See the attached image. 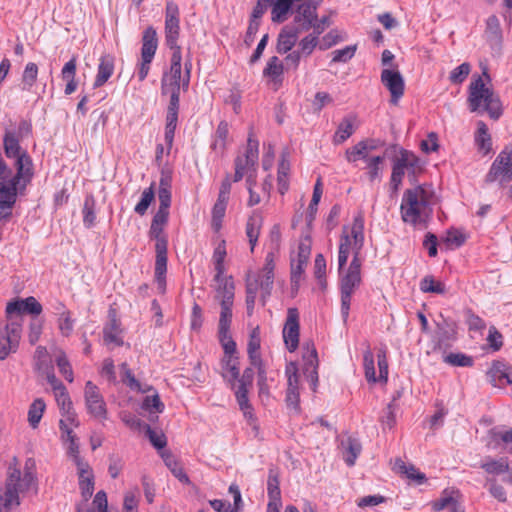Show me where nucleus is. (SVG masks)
I'll return each instance as SVG.
<instances>
[{"mask_svg": "<svg viewBox=\"0 0 512 512\" xmlns=\"http://www.w3.org/2000/svg\"><path fill=\"white\" fill-rule=\"evenodd\" d=\"M229 127L226 121H221L215 131L212 149L217 153H223L228 139Z\"/></svg>", "mask_w": 512, "mask_h": 512, "instance_id": "58836bf2", "label": "nucleus"}, {"mask_svg": "<svg viewBox=\"0 0 512 512\" xmlns=\"http://www.w3.org/2000/svg\"><path fill=\"white\" fill-rule=\"evenodd\" d=\"M267 492L270 498V502H280L281 492L279 488V479L278 475L274 473L273 470L269 471Z\"/></svg>", "mask_w": 512, "mask_h": 512, "instance_id": "bf43d9fd", "label": "nucleus"}, {"mask_svg": "<svg viewBox=\"0 0 512 512\" xmlns=\"http://www.w3.org/2000/svg\"><path fill=\"white\" fill-rule=\"evenodd\" d=\"M121 329H120V323L116 319L115 316H113L109 323H107L103 329V340L106 345H115V346H121L123 344V340L120 336Z\"/></svg>", "mask_w": 512, "mask_h": 512, "instance_id": "7c9ffc66", "label": "nucleus"}, {"mask_svg": "<svg viewBox=\"0 0 512 512\" xmlns=\"http://www.w3.org/2000/svg\"><path fill=\"white\" fill-rule=\"evenodd\" d=\"M470 70V64L464 62L450 72L449 80L454 84H461L468 77Z\"/></svg>", "mask_w": 512, "mask_h": 512, "instance_id": "338daca9", "label": "nucleus"}, {"mask_svg": "<svg viewBox=\"0 0 512 512\" xmlns=\"http://www.w3.org/2000/svg\"><path fill=\"white\" fill-rule=\"evenodd\" d=\"M480 467L491 475H500L509 471V464L506 458H487Z\"/></svg>", "mask_w": 512, "mask_h": 512, "instance_id": "4c0bfd02", "label": "nucleus"}, {"mask_svg": "<svg viewBox=\"0 0 512 512\" xmlns=\"http://www.w3.org/2000/svg\"><path fill=\"white\" fill-rule=\"evenodd\" d=\"M46 405L42 398L35 399L28 410V422L32 428H36L43 416Z\"/></svg>", "mask_w": 512, "mask_h": 512, "instance_id": "a18cd8bd", "label": "nucleus"}, {"mask_svg": "<svg viewBox=\"0 0 512 512\" xmlns=\"http://www.w3.org/2000/svg\"><path fill=\"white\" fill-rule=\"evenodd\" d=\"M220 306L221 312L218 325V338L223 350L231 352L235 348V341L232 339L230 334L233 304H221Z\"/></svg>", "mask_w": 512, "mask_h": 512, "instance_id": "4468645a", "label": "nucleus"}, {"mask_svg": "<svg viewBox=\"0 0 512 512\" xmlns=\"http://www.w3.org/2000/svg\"><path fill=\"white\" fill-rule=\"evenodd\" d=\"M375 149V146L372 144V141L364 140L358 142L353 147L346 150V159L348 162H356L358 159H364L368 162V154L370 151Z\"/></svg>", "mask_w": 512, "mask_h": 512, "instance_id": "c85d7f7f", "label": "nucleus"}, {"mask_svg": "<svg viewBox=\"0 0 512 512\" xmlns=\"http://www.w3.org/2000/svg\"><path fill=\"white\" fill-rule=\"evenodd\" d=\"M85 404L88 412L95 418L106 419V404L98 387L87 381L84 388Z\"/></svg>", "mask_w": 512, "mask_h": 512, "instance_id": "ddd939ff", "label": "nucleus"}, {"mask_svg": "<svg viewBox=\"0 0 512 512\" xmlns=\"http://www.w3.org/2000/svg\"><path fill=\"white\" fill-rule=\"evenodd\" d=\"M285 374L287 376V391L299 393V375L296 363L290 362L286 365Z\"/></svg>", "mask_w": 512, "mask_h": 512, "instance_id": "6e6d98bb", "label": "nucleus"}, {"mask_svg": "<svg viewBox=\"0 0 512 512\" xmlns=\"http://www.w3.org/2000/svg\"><path fill=\"white\" fill-rule=\"evenodd\" d=\"M430 197L422 185L405 190L400 206L402 220L412 225L423 222L431 213Z\"/></svg>", "mask_w": 512, "mask_h": 512, "instance_id": "7ed1b4c3", "label": "nucleus"}, {"mask_svg": "<svg viewBox=\"0 0 512 512\" xmlns=\"http://www.w3.org/2000/svg\"><path fill=\"white\" fill-rule=\"evenodd\" d=\"M96 200L93 195H87L84 200L82 214L83 224L86 228H91L95 224L96 220Z\"/></svg>", "mask_w": 512, "mask_h": 512, "instance_id": "ea45409f", "label": "nucleus"}, {"mask_svg": "<svg viewBox=\"0 0 512 512\" xmlns=\"http://www.w3.org/2000/svg\"><path fill=\"white\" fill-rule=\"evenodd\" d=\"M77 469L79 475V486L81 489V494L84 497L85 501L88 500L93 494L94 491V482L91 468L87 462L83 459L77 460Z\"/></svg>", "mask_w": 512, "mask_h": 512, "instance_id": "5701e85b", "label": "nucleus"}, {"mask_svg": "<svg viewBox=\"0 0 512 512\" xmlns=\"http://www.w3.org/2000/svg\"><path fill=\"white\" fill-rule=\"evenodd\" d=\"M443 361L453 367H471L473 358L464 353H449L443 356Z\"/></svg>", "mask_w": 512, "mask_h": 512, "instance_id": "8fccbe9b", "label": "nucleus"}, {"mask_svg": "<svg viewBox=\"0 0 512 512\" xmlns=\"http://www.w3.org/2000/svg\"><path fill=\"white\" fill-rule=\"evenodd\" d=\"M214 280L217 283L215 298L219 301L220 305L233 304L235 294L233 278L222 275L221 279H217L215 276Z\"/></svg>", "mask_w": 512, "mask_h": 512, "instance_id": "b1692460", "label": "nucleus"}, {"mask_svg": "<svg viewBox=\"0 0 512 512\" xmlns=\"http://www.w3.org/2000/svg\"><path fill=\"white\" fill-rule=\"evenodd\" d=\"M114 72V58L106 54L103 55L98 64L97 74L93 83L94 88L103 86Z\"/></svg>", "mask_w": 512, "mask_h": 512, "instance_id": "a878e982", "label": "nucleus"}, {"mask_svg": "<svg viewBox=\"0 0 512 512\" xmlns=\"http://www.w3.org/2000/svg\"><path fill=\"white\" fill-rule=\"evenodd\" d=\"M311 237L304 235L301 237L298 245L297 260L291 263V284L292 287L298 289L304 269L307 265L311 254Z\"/></svg>", "mask_w": 512, "mask_h": 512, "instance_id": "f8f14e48", "label": "nucleus"}, {"mask_svg": "<svg viewBox=\"0 0 512 512\" xmlns=\"http://www.w3.org/2000/svg\"><path fill=\"white\" fill-rule=\"evenodd\" d=\"M355 115H348L342 119L333 137L335 144L345 142L355 131Z\"/></svg>", "mask_w": 512, "mask_h": 512, "instance_id": "c756f323", "label": "nucleus"}, {"mask_svg": "<svg viewBox=\"0 0 512 512\" xmlns=\"http://www.w3.org/2000/svg\"><path fill=\"white\" fill-rule=\"evenodd\" d=\"M155 192H154V184L150 187L146 188L141 195L140 201L136 204L134 211L139 215H144L151 203L154 201Z\"/></svg>", "mask_w": 512, "mask_h": 512, "instance_id": "13d9d810", "label": "nucleus"}, {"mask_svg": "<svg viewBox=\"0 0 512 512\" xmlns=\"http://www.w3.org/2000/svg\"><path fill=\"white\" fill-rule=\"evenodd\" d=\"M38 76V66L29 62L26 64L22 75V90L30 91Z\"/></svg>", "mask_w": 512, "mask_h": 512, "instance_id": "5fc2aeb1", "label": "nucleus"}, {"mask_svg": "<svg viewBox=\"0 0 512 512\" xmlns=\"http://www.w3.org/2000/svg\"><path fill=\"white\" fill-rule=\"evenodd\" d=\"M321 3L322 0L293 1L290 6V13L293 14V27L301 32L311 30L317 20V10Z\"/></svg>", "mask_w": 512, "mask_h": 512, "instance_id": "0eeeda50", "label": "nucleus"}, {"mask_svg": "<svg viewBox=\"0 0 512 512\" xmlns=\"http://www.w3.org/2000/svg\"><path fill=\"white\" fill-rule=\"evenodd\" d=\"M357 50V45H349L342 49L334 50L332 54L333 63H346L353 58Z\"/></svg>", "mask_w": 512, "mask_h": 512, "instance_id": "0e129e2a", "label": "nucleus"}, {"mask_svg": "<svg viewBox=\"0 0 512 512\" xmlns=\"http://www.w3.org/2000/svg\"><path fill=\"white\" fill-rule=\"evenodd\" d=\"M441 320L437 321L436 336L438 345L441 346L456 338V323L440 315Z\"/></svg>", "mask_w": 512, "mask_h": 512, "instance_id": "bb28decb", "label": "nucleus"}, {"mask_svg": "<svg viewBox=\"0 0 512 512\" xmlns=\"http://www.w3.org/2000/svg\"><path fill=\"white\" fill-rule=\"evenodd\" d=\"M157 47L158 39L156 30L152 26H149L144 30L142 35L141 62L138 68V78L140 81L145 80L147 77Z\"/></svg>", "mask_w": 512, "mask_h": 512, "instance_id": "6e6552de", "label": "nucleus"}, {"mask_svg": "<svg viewBox=\"0 0 512 512\" xmlns=\"http://www.w3.org/2000/svg\"><path fill=\"white\" fill-rule=\"evenodd\" d=\"M361 283V261L354 255L346 273L340 278L341 315L346 322L349 316L351 297Z\"/></svg>", "mask_w": 512, "mask_h": 512, "instance_id": "423d86ee", "label": "nucleus"}, {"mask_svg": "<svg viewBox=\"0 0 512 512\" xmlns=\"http://www.w3.org/2000/svg\"><path fill=\"white\" fill-rule=\"evenodd\" d=\"M262 225V217L256 213H253L247 220L246 223V235L248 237L251 251L254 250V247L257 243L259 234H260V228Z\"/></svg>", "mask_w": 512, "mask_h": 512, "instance_id": "e433bc0d", "label": "nucleus"}, {"mask_svg": "<svg viewBox=\"0 0 512 512\" xmlns=\"http://www.w3.org/2000/svg\"><path fill=\"white\" fill-rule=\"evenodd\" d=\"M61 415L62 418L59 421V427L62 432V438L65 436L71 437V433H73L72 426L77 427L79 425L77 415L73 408L68 411H62Z\"/></svg>", "mask_w": 512, "mask_h": 512, "instance_id": "a19ab883", "label": "nucleus"}, {"mask_svg": "<svg viewBox=\"0 0 512 512\" xmlns=\"http://www.w3.org/2000/svg\"><path fill=\"white\" fill-rule=\"evenodd\" d=\"M303 354V373L315 392L318 385V356L313 344H305Z\"/></svg>", "mask_w": 512, "mask_h": 512, "instance_id": "f3484780", "label": "nucleus"}, {"mask_svg": "<svg viewBox=\"0 0 512 512\" xmlns=\"http://www.w3.org/2000/svg\"><path fill=\"white\" fill-rule=\"evenodd\" d=\"M164 226L151 223L149 236L156 240L155 244V282L160 293L166 291V272H167V237L163 233Z\"/></svg>", "mask_w": 512, "mask_h": 512, "instance_id": "39448f33", "label": "nucleus"}, {"mask_svg": "<svg viewBox=\"0 0 512 512\" xmlns=\"http://www.w3.org/2000/svg\"><path fill=\"white\" fill-rule=\"evenodd\" d=\"M3 146L5 155L8 158H15V161L18 159V157L22 156L23 154H27V152L21 151L19 140L13 132H6L3 138Z\"/></svg>", "mask_w": 512, "mask_h": 512, "instance_id": "f704fd0d", "label": "nucleus"}, {"mask_svg": "<svg viewBox=\"0 0 512 512\" xmlns=\"http://www.w3.org/2000/svg\"><path fill=\"white\" fill-rule=\"evenodd\" d=\"M393 162L408 173L411 181L416 179L417 173L421 170L419 158L406 149H401L399 156Z\"/></svg>", "mask_w": 512, "mask_h": 512, "instance_id": "4be33fe9", "label": "nucleus"}, {"mask_svg": "<svg viewBox=\"0 0 512 512\" xmlns=\"http://www.w3.org/2000/svg\"><path fill=\"white\" fill-rule=\"evenodd\" d=\"M283 71L284 64L277 56H272L269 58L267 65L263 70V75L271 78L275 82H280Z\"/></svg>", "mask_w": 512, "mask_h": 512, "instance_id": "c03bdc74", "label": "nucleus"}, {"mask_svg": "<svg viewBox=\"0 0 512 512\" xmlns=\"http://www.w3.org/2000/svg\"><path fill=\"white\" fill-rule=\"evenodd\" d=\"M56 310L58 311V329L62 336L68 337L73 332L75 320L72 318L71 312L65 308L63 303H58Z\"/></svg>", "mask_w": 512, "mask_h": 512, "instance_id": "cd10ccee", "label": "nucleus"}, {"mask_svg": "<svg viewBox=\"0 0 512 512\" xmlns=\"http://www.w3.org/2000/svg\"><path fill=\"white\" fill-rule=\"evenodd\" d=\"M279 0H258L256 6L254 7L251 15V19H255L260 21V18L263 16L268 7H271V20L274 23H283L288 19L290 14L291 7L287 9L285 12H280L277 9ZM291 6V4L289 5Z\"/></svg>", "mask_w": 512, "mask_h": 512, "instance_id": "6ab92c4d", "label": "nucleus"}, {"mask_svg": "<svg viewBox=\"0 0 512 512\" xmlns=\"http://www.w3.org/2000/svg\"><path fill=\"white\" fill-rule=\"evenodd\" d=\"M381 82L391 94V103L397 104L404 94L405 82L397 70L384 69L381 72Z\"/></svg>", "mask_w": 512, "mask_h": 512, "instance_id": "dca6fc26", "label": "nucleus"}, {"mask_svg": "<svg viewBox=\"0 0 512 512\" xmlns=\"http://www.w3.org/2000/svg\"><path fill=\"white\" fill-rule=\"evenodd\" d=\"M236 347L231 352L224 351V357L221 360V375L234 389L240 375L239 360L235 356Z\"/></svg>", "mask_w": 512, "mask_h": 512, "instance_id": "aec40b11", "label": "nucleus"}, {"mask_svg": "<svg viewBox=\"0 0 512 512\" xmlns=\"http://www.w3.org/2000/svg\"><path fill=\"white\" fill-rule=\"evenodd\" d=\"M317 46H319V35L312 32L299 41L297 50L300 51L303 56L308 57Z\"/></svg>", "mask_w": 512, "mask_h": 512, "instance_id": "09e8293b", "label": "nucleus"}, {"mask_svg": "<svg viewBox=\"0 0 512 512\" xmlns=\"http://www.w3.org/2000/svg\"><path fill=\"white\" fill-rule=\"evenodd\" d=\"M18 461L14 457L8 468V478L5 490L0 489V512H10L14 506L20 505L19 493L29 491L35 485V476L32 471L34 461L28 459L22 475L17 467Z\"/></svg>", "mask_w": 512, "mask_h": 512, "instance_id": "f03ea898", "label": "nucleus"}, {"mask_svg": "<svg viewBox=\"0 0 512 512\" xmlns=\"http://www.w3.org/2000/svg\"><path fill=\"white\" fill-rule=\"evenodd\" d=\"M384 156H373L368 159L367 168L368 177L371 182L381 178L382 168L381 164L384 162Z\"/></svg>", "mask_w": 512, "mask_h": 512, "instance_id": "680f3d73", "label": "nucleus"}, {"mask_svg": "<svg viewBox=\"0 0 512 512\" xmlns=\"http://www.w3.org/2000/svg\"><path fill=\"white\" fill-rule=\"evenodd\" d=\"M468 106L471 112H476L483 106L493 119H498L502 113L500 100L492 90L485 86L483 79L478 76L469 86Z\"/></svg>", "mask_w": 512, "mask_h": 512, "instance_id": "20e7f679", "label": "nucleus"}, {"mask_svg": "<svg viewBox=\"0 0 512 512\" xmlns=\"http://www.w3.org/2000/svg\"><path fill=\"white\" fill-rule=\"evenodd\" d=\"M248 390L249 388L238 386L237 390L235 391V396L237 399V402L239 404L240 409L243 411L244 415L247 417H252L251 411L252 407L249 403L248 399Z\"/></svg>", "mask_w": 512, "mask_h": 512, "instance_id": "e2e57ef3", "label": "nucleus"}, {"mask_svg": "<svg viewBox=\"0 0 512 512\" xmlns=\"http://www.w3.org/2000/svg\"><path fill=\"white\" fill-rule=\"evenodd\" d=\"M41 312L42 305L32 296L7 304L5 310L7 321L0 322V360H5L19 348L23 313L39 315Z\"/></svg>", "mask_w": 512, "mask_h": 512, "instance_id": "f257e3e1", "label": "nucleus"}, {"mask_svg": "<svg viewBox=\"0 0 512 512\" xmlns=\"http://www.w3.org/2000/svg\"><path fill=\"white\" fill-rule=\"evenodd\" d=\"M489 382L494 387H505L512 383L511 368L502 361H494L487 372Z\"/></svg>", "mask_w": 512, "mask_h": 512, "instance_id": "412c9836", "label": "nucleus"}, {"mask_svg": "<svg viewBox=\"0 0 512 512\" xmlns=\"http://www.w3.org/2000/svg\"><path fill=\"white\" fill-rule=\"evenodd\" d=\"M442 241L450 248H457L464 244L465 236L457 229H450Z\"/></svg>", "mask_w": 512, "mask_h": 512, "instance_id": "774afa93", "label": "nucleus"}, {"mask_svg": "<svg viewBox=\"0 0 512 512\" xmlns=\"http://www.w3.org/2000/svg\"><path fill=\"white\" fill-rule=\"evenodd\" d=\"M299 330V312L297 308H288L287 318L283 328V339L290 352H294L298 348Z\"/></svg>", "mask_w": 512, "mask_h": 512, "instance_id": "2eb2a0df", "label": "nucleus"}, {"mask_svg": "<svg viewBox=\"0 0 512 512\" xmlns=\"http://www.w3.org/2000/svg\"><path fill=\"white\" fill-rule=\"evenodd\" d=\"M363 366L366 380L371 383H376L378 378L376 377L374 366V355L369 347L363 353Z\"/></svg>", "mask_w": 512, "mask_h": 512, "instance_id": "4d7b16f0", "label": "nucleus"}, {"mask_svg": "<svg viewBox=\"0 0 512 512\" xmlns=\"http://www.w3.org/2000/svg\"><path fill=\"white\" fill-rule=\"evenodd\" d=\"M486 37L491 45H500L502 41V30L499 19L496 15H491L486 21Z\"/></svg>", "mask_w": 512, "mask_h": 512, "instance_id": "c9c22d12", "label": "nucleus"}, {"mask_svg": "<svg viewBox=\"0 0 512 512\" xmlns=\"http://www.w3.org/2000/svg\"><path fill=\"white\" fill-rule=\"evenodd\" d=\"M179 15L178 5L173 1H168L165 9V39L166 45L171 50L181 49L177 43L180 33Z\"/></svg>", "mask_w": 512, "mask_h": 512, "instance_id": "9d476101", "label": "nucleus"}, {"mask_svg": "<svg viewBox=\"0 0 512 512\" xmlns=\"http://www.w3.org/2000/svg\"><path fill=\"white\" fill-rule=\"evenodd\" d=\"M345 448L344 460L348 466H353L359 454L361 453L362 446L360 442L349 437L346 442H343Z\"/></svg>", "mask_w": 512, "mask_h": 512, "instance_id": "79ce46f5", "label": "nucleus"}, {"mask_svg": "<svg viewBox=\"0 0 512 512\" xmlns=\"http://www.w3.org/2000/svg\"><path fill=\"white\" fill-rule=\"evenodd\" d=\"M420 290L424 293L444 294L446 288L444 283L437 281L433 276H425L420 282Z\"/></svg>", "mask_w": 512, "mask_h": 512, "instance_id": "864d4df0", "label": "nucleus"}, {"mask_svg": "<svg viewBox=\"0 0 512 512\" xmlns=\"http://www.w3.org/2000/svg\"><path fill=\"white\" fill-rule=\"evenodd\" d=\"M396 468L407 478L417 481L419 484L423 483L426 479L425 475L419 472L414 466H407L402 460H397L395 463Z\"/></svg>", "mask_w": 512, "mask_h": 512, "instance_id": "052dcab7", "label": "nucleus"}, {"mask_svg": "<svg viewBox=\"0 0 512 512\" xmlns=\"http://www.w3.org/2000/svg\"><path fill=\"white\" fill-rule=\"evenodd\" d=\"M497 179L501 182L512 179V144L500 152L486 176L487 182H494Z\"/></svg>", "mask_w": 512, "mask_h": 512, "instance_id": "1a4fd4ad", "label": "nucleus"}, {"mask_svg": "<svg viewBox=\"0 0 512 512\" xmlns=\"http://www.w3.org/2000/svg\"><path fill=\"white\" fill-rule=\"evenodd\" d=\"M56 364L59 369V372L64 376V378L69 382H73V370L64 352H60L59 355L56 357Z\"/></svg>", "mask_w": 512, "mask_h": 512, "instance_id": "69168bd1", "label": "nucleus"}, {"mask_svg": "<svg viewBox=\"0 0 512 512\" xmlns=\"http://www.w3.org/2000/svg\"><path fill=\"white\" fill-rule=\"evenodd\" d=\"M21 187V185H16V183L0 186V221L8 220L11 217L17 200V193L25 189Z\"/></svg>", "mask_w": 512, "mask_h": 512, "instance_id": "a211bd4d", "label": "nucleus"}, {"mask_svg": "<svg viewBox=\"0 0 512 512\" xmlns=\"http://www.w3.org/2000/svg\"><path fill=\"white\" fill-rule=\"evenodd\" d=\"M351 240L353 239L354 255L359 257V253L364 244V220L362 216L354 218L351 228Z\"/></svg>", "mask_w": 512, "mask_h": 512, "instance_id": "473e14b6", "label": "nucleus"}, {"mask_svg": "<svg viewBox=\"0 0 512 512\" xmlns=\"http://www.w3.org/2000/svg\"><path fill=\"white\" fill-rule=\"evenodd\" d=\"M256 279H258V283L260 285L261 298L264 305L266 299L271 295V291L273 288L274 273L270 272L269 268L267 269V273L260 272Z\"/></svg>", "mask_w": 512, "mask_h": 512, "instance_id": "de8ad7c7", "label": "nucleus"}, {"mask_svg": "<svg viewBox=\"0 0 512 512\" xmlns=\"http://www.w3.org/2000/svg\"><path fill=\"white\" fill-rule=\"evenodd\" d=\"M76 68H77V61L75 57H72L62 68L61 70V77L63 80H65L66 87H65V94L70 95L77 89V82L75 80L76 76Z\"/></svg>", "mask_w": 512, "mask_h": 512, "instance_id": "2f4dec72", "label": "nucleus"}, {"mask_svg": "<svg viewBox=\"0 0 512 512\" xmlns=\"http://www.w3.org/2000/svg\"><path fill=\"white\" fill-rule=\"evenodd\" d=\"M142 409L148 411L150 413V420H154V415L157 413H161L164 410V404L161 402L158 394H154L152 396H146L142 403ZM157 418V415H155Z\"/></svg>", "mask_w": 512, "mask_h": 512, "instance_id": "3c124183", "label": "nucleus"}, {"mask_svg": "<svg viewBox=\"0 0 512 512\" xmlns=\"http://www.w3.org/2000/svg\"><path fill=\"white\" fill-rule=\"evenodd\" d=\"M171 65L169 72H165L161 80V93L168 94L172 88H182V55L181 49L172 50Z\"/></svg>", "mask_w": 512, "mask_h": 512, "instance_id": "9b49d317", "label": "nucleus"}, {"mask_svg": "<svg viewBox=\"0 0 512 512\" xmlns=\"http://www.w3.org/2000/svg\"><path fill=\"white\" fill-rule=\"evenodd\" d=\"M226 242L225 240H221L218 245L215 247L213 252V261L214 267L216 271V278L221 279V276L224 274V260L226 257Z\"/></svg>", "mask_w": 512, "mask_h": 512, "instance_id": "49530a36", "label": "nucleus"}, {"mask_svg": "<svg viewBox=\"0 0 512 512\" xmlns=\"http://www.w3.org/2000/svg\"><path fill=\"white\" fill-rule=\"evenodd\" d=\"M260 349V337L258 328L254 329L250 335L248 342L247 352L251 362V365H259L261 362Z\"/></svg>", "mask_w": 512, "mask_h": 512, "instance_id": "37998d69", "label": "nucleus"}, {"mask_svg": "<svg viewBox=\"0 0 512 512\" xmlns=\"http://www.w3.org/2000/svg\"><path fill=\"white\" fill-rule=\"evenodd\" d=\"M301 31L295 27L285 26L282 28L277 38L276 50L279 54H286L295 46Z\"/></svg>", "mask_w": 512, "mask_h": 512, "instance_id": "393cba45", "label": "nucleus"}, {"mask_svg": "<svg viewBox=\"0 0 512 512\" xmlns=\"http://www.w3.org/2000/svg\"><path fill=\"white\" fill-rule=\"evenodd\" d=\"M475 143L479 151L487 154L492 149V140L488 132V127L483 121L477 123V132L475 134Z\"/></svg>", "mask_w": 512, "mask_h": 512, "instance_id": "72a5a7b5", "label": "nucleus"}, {"mask_svg": "<svg viewBox=\"0 0 512 512\" xmlns=\"http://www.w3.org/2000/svg\"><path fill=\"white\" fill-rule=\"evenodd\" d=\"M459 495L458 490L445 489L440 498L433 503V509L435 511H441L445 508H449L453 503L457 501L456 496Z\"/></svg>", "mask_w": 512, "mask_h": 512, "instance_id": "603ef678", "label": "nucleus"}]
</instances>
